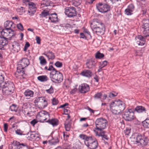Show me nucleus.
Here are the masks:
<instances>
[{"label":"nucleus","mask_w":149,"mask_h":149,"mask_svg":"<svg viewBox=\"0 0 149 149\" xmlns=\"http://www.w3.org/2000/svg\"><path fill=\"white\" fill-rule=\"evenodd\" d=\"M79 137L84 140L85 145L90 149H95L97 148L98 142L94 137L83 134H80Z\"/></svg>","instance_id":"1"},{"label":"nucleus","mask_w":149,"mask_h":149,"mask_svg":"<svg viewBox=\"0 0 149 149\" xmlns=\"http://www.w3.org/2000/svg\"><path fill=\"white\" fill-rule=\"evenodd\" d=\"M91 27L94 33L98 35L104 34L105 28L104 24L100 21L96 19L91 23Z\"/></svg>","instance_id":"2"},{"label":"nucleus","mask_w":149,"mask_h":149,"mask_svg":"<svg viewBox=\"0 0 149 149\" xmlns=\"http://www.w3.org/2000/svg\"><path fill=\"white\" fill-rule=\"evenodd\" d=\"M112 112L115 114H118L125 109V103L120 100H115L110 104Z\"/></svg>","instance_id":"3"},{"label":"nucleus","mask_w":149,"mask_h":149,"mask_svg":"<svg viewBox=\"0 0 149 149\" xmlns=\"http://www.w3.org/2000/svg\"><path fill=\"white\" fill-rule=\"evenodd\" d=\"M1 84L0 86L2 89V93L4 96H8L10 95L14 90V84L11 82H7L6 83Z\"/></svg>","instance_id":"4"},{"label":"nucleus","mask_w":149,"mask_h":149,"mask_svg":"<svg viewBox=\"0 0 149 149\" xmlns=\"http://www.w3.org/2000/svg\"><path fill=\"white\" fill-rule=\"evenodd\" d=\"M96 128L98 130L101 131L105 129L108 125V122L105 118H97L95 122Z\"/></svg>","instance_id":"5"},{"label":"nucleus","mask_w":149,"mask_h":149,"mask_svg":"<svg viewBox=\"0 0 149 149\" xmlns=\"http://www.w3.org/2000/svg\"><path fill=\"white\" fill-rule=\"evenodd\" d=\"M29 64V60L26 58H22L19 62V64L18 65L17 67V72L22 76L24 74L23 70L24 68L27 67Z\"/></svg>","instance_id":"6"},{"label":"nucleus","mask_w":149,"mask_h":149,"mask_svg":"<svg viewBox=\"0 0 149 149\" xmlns=\"http://www.w3.org/2000/svg\"><path fill=\"white\" fill-rule=\"evenodd\" d=\"M50 77L53 82L59 83L62 82L63 79L62 74L60 72L54 73V72H50Z\"/></svg>","instance_id":"7"},{"label":"nucleus","mask_w":149,"mask_h":149,"mask_svg":"<svg viewBox=\"0 0 149 149\" xmlns=\"http://www.w3.org/2000/svg\"><path fill=\"white\" fill-rule=\"evenodd\" d=\"M49 114L46 111H43L39 113L36 116V118L39 122L42 123L46 122L47 119L49 118Z\"/></svg>","instance_id":"8"},{"label":"nucleus","mask_w":149,"mask_h":149,"mask_svg":"<svg viewBox=\"0 0 149 149\" xmlns=\"http://www.w3.org/2000/svg\"><path fill=\"white\" fill-rule=\"evenodd\" d=\"M123 117L127 121H131L135 117L134 113L131 109L126 110L124 113Z\"/></svg>","instance_id":"9"},{"label":"nucleus","mask_w":149,"mask_h":149,"mask_svg":"<svg viewBox=\"0 0 149 149\" xmlns=\"http://www.w3.org/2000/svg\"><path fill=\"white\" fill-rule=\"evenodd\" d=\"M98 10L102 13H105L109 11L110 9V6L107 4H102L99 3L96 5Z\"/></svg>","instance_id":"10"},{"label":"nucleus","mask_w":149,"mask_h":149,"mask_svg":"<svg viewBox=\"0 0 149 149\" xmlns=\"http://www.w3.org/2000/svg\"><path fill=\"white\" fill-rule=\"evenodd\" d=\"M65 13L66 15L69 17H72L77 15V12L75 7H67L65 9Z\"/></svg>","instance_id":"11"},{"label":"nucleus","mask_w":149,"mask_h":149,"mask_svg":"<svg viewBox=\"0 0 149 149\" xmlns=\"http://www.w3.org/2000/svg\"><path fill=\"white\" fill-rule=\"evenodd\" d=\"M136 142L142 146H146L148 143L147 138L144 134H139L136 136Z\"/></svg>","instance_id":"12"},{"label":"nucleus","mask_w":149,"mask_h":149,"mask_svg":"<svg viewBox=\"0 0 149 149\" xmlns=\"http://www.w3.org/2000/svg\"><path fill=\"white\" fill-rule=\"evenodd\" d=\"M48 99L45 97H40L36 98L34 100L35 103H38L39 105L43 108L46 107L48 104Z\"/></svg>","instance_id":"13"},{"label":"nucleus","mask_w":149,"mask_h":149,"mask_svg":"<svg viewBox=\"0 0 149 149\" xmlns=\"http://www.w3.org/2000/svg\"><path fill=\"white\" fill-rule=\"evenodd\" d=\"M79 92L82 93H85L88 92L90 90L89 85L84 83L79 86L78 88Z\"/></svg>","instance_id":"14"},{"label":"nucleus","mask_w":149,"mask_h":149,"mask_svg":"<svg viewBox=\"0 0 149 149\" xmlns=\"http://www.w3.org/2000/svg\"><path fill=\"white\" fill-rule=\"evenodd\" d=\"M96 61L95 59H90L88 60L86 63V67L89 69H91L95 66Z\"/></svg>","instance_id":"15"},{"label":"nucleus","mask_w":149,"mask_h":149,"mask_svg":"<svg viewBox=\"0 0 149 149\" xmlns=\"http://www.w3.org/2000/svg\"><path fill=\"white\" fill-rule=\"evenodd\" d=\"M49 18L52 23H55L58 22L57 14L56 13L50 15Z\"/></svg>","instance_id":"16"},{"label":"nucleus","mask_w":149,"mask_h":149,"mask_svg":"<svg viewBox=\"0 0 149 149\" xmlns=\"http://www.w3.org/2000/svg\"><path fill=\"white\" fill-rule=\"evenodd\" d=\"M10 147L11 148V149H19L21 148V144L16 141H14L11 144V146Z\"/></svg>","instance_id":"17"},{"label":"nucleus","mask_w":149,"mask_h":149,"mask_svg":"<svg viewBox=\"0 0 149 149\" xmlns=\"http://www.w3.org/2000/svg\"><path fill=\"white\" fill-rule=\"evenodd\" d=\"M135 111L138 113H146V110L144 107L142 106H138L135 108Z\"/></svg>","instance_id":"18"},{"label":"nucleus","mask_w":149,"mask_h":149,"mask_svg":"<svg viewBox=\"0 0 149 149\" xmlns=\"http://www.w3.org/2000/svg\"><path fill=\"white\" fill-rule=\"evenodd\" d=\"M46 122L52 125L53 126H57L58 124V120L57 119L55 118L51 119H49L46 121Z\"/></svg>","instance_id":"19"},{"label":"nucleus","mask_w":149,"mask_h":149,"mask_svg":"<svg viewBox=\"0 0 149 149\" xmlns=\"http://www.w3.org/2000/svg\"><path fill=\"white\" fill-rule=\"evenodd\" d=\"M13 25V22L11 21H7L4 24V26L7 30H10L12 32H14V31L11 29V28Z\"/></svg>","instance_id":"20"},{"label":"nucleus","mask_w":149,"mask_h":149,"mask_svg":"<svg viewBox=\"0 0 149 149\" xmlns=\"http://www.w3.org/2000/svg\"><path fill=\"white\" fill-rule=\"evenodd\" d=\"M142 29L143 30V33L145 34L149 32V24L147 23H144L142 25Z\"/></svg>","instance_id":"21"},{"label":"nucleus","mask_w":149,"mask_h":149,"mask_svg":"<svg viewBox=\"0 0 149 149\" xmlns=\"http://www.w3.org/2000/svg\"><path fill=\"white\" fill-rule=\"evenodd\" d=\"M8 38L0 36V45H6L8 43Z\"/></svg>","instance_id":"22"},{"label":"nucleus","mask_w":149,"mask_h":149,"mask_svg":"<svg viewBox=\"0 0 149 149\" xmlns=\"http://www.w3.org/2000/svg\"><path fill=\"white\" fill-rule=\"evenodd\" d=\"M82 75L88 77H91L92 75V72L90 70H86L84 71L81 73Z\"/></svg>","instance_id":"23"},{"label":"nucleus","mask_w":149,"mask_h":149,"mask_svg":"<svg viewBox=\"0 0 149 149\" xmlns=\"http://www.w3.org/2000/svg\"><path fill=\"white\" fill-rule=\"evenodd\" d=\"M50 0H42L40 2L41 7H44L50 6Z\"/></svg>","instance_id":"24"},{"label":"nucleus","mask_w":149,"mask_h":149,"mask_svg":"<svg viewBox=\"0 0 149 149\" xmlns=\"http://www.w3.org/2000/svg\"><path fill=\"white\" fill-rule=\"evenodd\" d=\"M24 94L26 97H28V98H29L30 97L33 96L34 92L31 90L27 89L24 92Z\"/></svg>","instance_id":"25"},{"label":"nucleus","mask_w":149,"mask_h":149,"mask_svg":"<svg viewBox=\"0 0 149 149\" xmlns=\"http://www.w3.org/2000/svg\"><path fill=\"white\" fill-rule=\"evenodd\" d=\"M44 54L49 59L53 60L55 58V56L54 53L50 51L47 52L46 54Z\"/></svg>","instance_id":"26"},{"label":"nucleus","mask_w":149,"mask_h":149,"mask_svg":"<svg viewBox=\"0 0 149 149\" xmlns=\"http://www.w3.org/2000/svg\"><path fill=\"white\" fill-rule=\"evenodd\" d=\"M27 134L30 135V136H28L27 137L29 140H31V139H36V138H39L37 134H36L33 133V132H28Z\"/></svg>","instance_id":"27"},{"label":"nucleus","mask_w":149,"mask_h":149,"mask_svg":"<svg viewBox=\"0 0 149 149\" xmlns=\"http://www.w3.org/2000/svg\"><path fill=\"white\" fill-rule=\"evenodd\" d=\"M12 46L13 50L15 52H17L20 50V45L18 43L13 45Z\"/></svg>","instance_id":"28"},{"label":"nucleus","mask_w":149,"mask_h":149,"mask_svg":"<svg viewBox=\"0 0 149 149\" xmlns=\"http://www.w3.org/2000/svg\"><path fill=\"white\" fill-rule=\"evenodd\" d=\"M49 15L50 14L49 13V12L45 10L43 11L40 14V16L41 18L45 17L46 18L47 16H48L49 17Z\"/></svg>","instance_id":"29"},{"label":"nucleus","mask_w":149,"mask_h":149,"mask_svg":"<svg viewBox=\"0 0 149 149\" xmlns=\"http://www.w3.org/2000/svg\"><path fill=\"white\" fill-rule=\"evenodd\" d=\"M8 33L9 34L11 33L12 36H13V32H12V31H8L7 30H5L4 29L2 30V36L4 38H6V37H7L8 36Z\"/></svg>","instance_id":"30"},{"label":"nucleus","mask_w":149,"mask_h":149,"mask_svg":"<svg viewBox=\"0 0 149 149\" xmlns=\"http://www.w3.org/2000/svg\"><path fill=\"white\" fill-rule=\"evenodd\" d=\"M37 79L39 81L43 82L48 80V77L46 75H42L38 77Z\"/></svg>","instance_id":"31"},{"label":"nucleus","mask_w":149,"mask_h":149,"mask_svg":"<svg viewBox=\"0 0 149 149\" xmlns=\"http://www.w3.org/2000/svg\"><path fill=\"white\" fill-rule=\"evenodd\" d=\"M143 126L145 127L149 128V117L142 122Z\"/></svg>","instance_id":"32"},{"label":"nucleus","mask_w":149,"mask_h":149,"mask_svg":"<svg viewBox=\"0 0 149 149\" xmlns=\"http://www.w3.org/2000/svg\"><path fill=\"white\" fill-rule=\"evenodd\" d=\"M39 60L40 61V63L42 65H46L47 62L46 59L43 56H40L39 57Z\"/></svg>","instance_id":"33"},{"label":"nucleus","mask_w":149,"mask_h":149,"mask_svg":"<svg viewBox=\"0 0 149 149\" xmlns=\"http://www.w3.org/2000/svg\"><path fill=\"white\" fill-rule=\"evenodd\" d=\"M104 55L102 53H100L99 52H97L96 54L95 57L97 59H101L103 58Z\"/></svg>","instance_id":"34"},{"label":"nucleus","mask_w":149,"mask_h":149,"mask_svg":"<svg viewBox=\"0 0 149 149\" xmlns=\"http://www.w3.org/2000/svg\"><path fill=\"white\" fill-rule=\"evenodd\" d=\"M29 8L31 10H36V4L30 2L29 3Z\"/></svg>","instance_id":"35"},{"label":"nucleus","mask_w":149,"mask_h":149,"mask_svg":"<svg viewBox=\"0 0 149 149\" xmlns=\"http://www.w3.org/2000/svg\"><path fill=\"white\" fill-rule=\"evenodd\" d=\"M59 142V140L57 137L53 138L51 140V143L52 145H55Z\"/></svg>","instance_id":"36"},{"label":"nucleus","mask_w":149,"mask_h":149,"mask_svg":"<svg viewBox=\"0 0 149 149\" xmlns=\"http://www.w3.org/2000/svg\"><path fill=\"white\" fill-rule=\"evenodd\" d=\"M118 95V93L114 91L108 94V96L109 97L111 98L116 96Z\"/></svg>","instance_id":"37"},{"label":"nucleus","mask_w":149,"mask_h":149,"mask_svg":"<svg viewBox=\"0 0 149 149\" xmlns=\"http://www.w3.org/2000/svg\"><path fill=\"white\" fill-rule=\"evenodd\" d=\"M102 95V94L101 92L98 93L97 94H95L94 96V97L95 99H98L100 98Z\"/></svg>","instance_id":"38"},{"label":"nucleus","mask_w":149,"mask_h":149,"mask_svg":"<svg viewBox=\"0 0 149 149\" xmlns=\"http://www.w3.org/2000/svg\"><path fill=\"white\" fill-rule=\"evenodd\" d=\"M17 27L18 29L22 31L24 30L23 26L22 24L19 23L17 24Z\"/></svg>","instance_id":"39"},{"label":"nucleus","mask_w":149,"mask_h":149,"mask_svg":"<svg viewBox=\"0 0 149 149\" xmlns=\"http://www.w3.org/2000/svg\"><path fill=\"white\" fill-rule=\"evenodd\" d=\"M134 5L131 4L129 5L127 8V9H129V10H130V11H131L132 12H133V11L134 9Z\"/></svg>","instance_id":"40"},{"label":"nucleus","mask_w":149,"mask_h":149,"mask_svg":"<svg viewBox=\"0 0 149 149\" xmlns=\"http://www.w3.org/2000/svg\"><path fill=\"white\" fill-rule=\"evenodd\" d=\"M58 100L55 98H53L52 100V103L53 105H56L58 103Z\"/></svg>","instance_id":"41"},{"label":"nucleus","mask_w":149,"mask_h":149,"mask_svg":"<svg viewBox=\"0 0 149 149\" xmlns=\"http://www.w3.org/2000/svg\"><path fill=\"white\" fill-rule=\"evenodd\" d=\"M137 38L139 40V41H145V38L141 35H138L137 37Z\"/></svg>","instance_id":"42"},{"label":"nucleus","mask_w":149,"mask_h":149,"mask_svg":"<svg viewBox=\"0 0 149 149\" xmlns=\"http://www.w3.org/2000/svg\"><path fill=\"white\" fill-rule=\"evenodd\" d=\"M125 14L127 15H130L132 14V12L131 11H130L129 9H125Z\"/></svg>","instance_id":"43"},{"label":"nucleus","mask_w":149,"mask_h":149,"mask_svg":"<svg viewBox=\"0 0 149 149\" xmlns=\"http://www.w3.org/2000/svg\"><path fill=\"white\" fill-rule=\"evenodd\" d=\"M46 91L47 93H53L54 92V90L52 86H51L49 89L46 90Z\"/></svg>","instance_id":"44"},{"label":"nucleus","mask_w":149,"mask_h":149,"mask_svg":"<svg viewBox=\"0 0 149 149\" xmlns=\"http://www.w3.org/2000/svg\"><path fill=\"white\" fill-rule=\"evenodd\" d=\"M105 131H102L99 133H98V132H96V135L98 136H102L105 134Z\"/></svg>","instance_id":"45"},{"label":"nucleus","mask_w":149,"mask_h":149,"mask_svg":"<svg viewBox=\"0 0 149 149\" xmlns=\"http://www.w3.org/2000/svg\"><path fill=\"white\" fill-rule=\"evenodd\" d=\"M55 65L57 67L60 68L62 66V63L57 61L55 63Z\"/></svg>","instance_id":"46"},{"label":"nucleus","mask_w":149,"mask_h":149,"mask_svg":"<svg viewBox=\"0 0 149 149\" xmlns=\"http://www.w3.org/2000/svg\"><path fill=\"white\" fill-rule=\"evenodd\" d=\"M10 109L12 111H16V105L15 104H12L11 106H10Z\"/></svg>","instance_id":"47"},{"label":"nucleus","mask_w":149,"mask_h":149,"mask_svg":"<svg viewBox=\"0 0 149 149\" xmlns=\"http://www.w3.org/2000/svg\"><path fill=\"white\" fill-rule=\"evenodd\" d=\"M28 12L29 13L30 15H33L36 12V10H31V9H29L28 10Z\"/></svg>","instance_id":"48"},{"label":"nucleus","mask_w":149,"mask_h":149,"mask_svg":"<svg viewBox=\"0 0 149 149\" xmlns=\"http://www.w3.org/2000/svg\"><path fill=\"white\" fill-rule=\"evenodd\" d=\"M30 46V45L29 42H26L25 44L24 47V51H26L28 47Z\"/></svg>","instance_id":"49"},{"label":"nucleus","mask_w":149,"mask_h":149,"mask_svg":"<svg viewBox=\"0 0 149 149\" xmlns=\"http://www.w3.org/2000/svg\"><path fill=\"white\" fill-rule=\"evenodd\" d=\"M29 106V103H24L22 106V108L25 109L28 108Z\"/></svg>","instance_id":"50"},{"label":"nucleus","mask_w":149,"mask_h":149,"mask_svg":"<svg viewBox=\"0 0 149 149\" xmlns=\"http://www.w3.org/2000/svg\"><path fill=\"white\" fill-rule=\"evenodd\" d=\"M38 123V121L36 119H34L31 121L30 123L33 126H34L36 124Z\"/></svg>","instance_id":"51"},{"label":"nucleus","mask_w":149,"mask_h":149,"mask_svg":"<svg viewBox=\"0 0 149 149\" xmlns=\"http://www.w3.org/2000/svg\"><path fill=\"white\" fill-rule=\"evenodd\" d=\"M64 125L65 130L67 131H70V128L71 125Z\"/></svg>","instance_id":"52"},{"label":"nucleus","mask_w":149,"mask_h":149,"mask_svg":"<svg viewBox=\"0 0 149 149\" xmlns=\"http://www.w3.org/2000/svg\"><path fill=\"white\" fill-rule=\"evenodd\" d=\"M107 61H103L102 64H101V66H102V68H103L107 64Z\"/></svg>","instance_id":"53"},{"label":"nucleus","mask_w":149,"mask_h":149,"mask_svg":"<svg viewBox=\"0 0 149 149\" xmlns=\"http://www.w3.org/2000/svg\"><path fill=\"white\" fill-rule=\"evenodd\" d=\"M137 43L139 45L142 46L144 45L145 43V41H138L137 42Z\"/></svg>","instance_id":"54"},{"label":"nucleus","mask_w":149,"mask_h":149,"mask_svg":"<svg viewBox=\"0 0 149 149\" xmlns=\"http://www.w3.org/2000/svg\"><path fill=\"white\" fill-rule=\"evenodd\" d=\"M36 42L37 44H40L41 39L39 37L37 36H36Z\"/></svg>","instance_id":"55"},{"label":"nucleus","mask_w":149,"mask_h":149,"mask_svg":"<svg viewBox=\"0 0 149 149\" xmlns=\"http://www.w3.org/2000/svg\"><path fill=\"white\" fill-rule=\"evenodd\" d=\"M4 131L5 132H7L8 128V125L7 123H5L4 124Z\"/></svg>","instance_id":"56"},{"label":"nucleus","mask_w":149,"mask_h":149,"mask_svg":"<svg viewBox=\"0 0 149 149\" xmlns=\"http://www.w3.org/2000/svg\"><path fill=\"white\" fill-rule=\"evenodd\" d=\"M77 91V89L76 88H74L71 90L70 91V93L72 94H73L75 93Z\"/></svg>","instance_id":"57"},{"label":"nucleus","mask_w":149,"mask_h":149,"mask_svg":"<svg viewBox=\"0 0 149 149\" xmlns=\"http://www.w3.org/2000/svg\"><path fill=\"white\" fill-rule=\"evenodd\" d=\"M24 9V8L22 7H21L20 8H18L17 9V12H20L21 13H23V10Z\"/></svg>","instance_id":"58"},{"label":"nucleus","mask_w":149,"mask_h":149,"mask_svg":"<svg viewBox=\"0 0 149 149\" xmlns=\"http://www.w3.org/2000/svg\"><path fill=\"white\" fill-rule=\"evenodd\" d=\"M71 122L70 121H69V120H66L64 123V125H71Z\"/></svg>","instance_id":"59"},{"label":"nucleus","mask_w":149,"mask_h":149,"mask_svg":"<svg viewBox=\"0 0 149 149\" xmlns=\"http://www.w3.org/2000/svg\"><path fill=\"white\" fill-rule=\"evenodd\" d=\"M64 112L65 114H68L69 113H70V110L64 108Z\"/></svg>","instance_id":"60"},{"label":"nucleus","mask_w":149,"mask_h":149,"mask_svg":"<svg viewBox=\"0 0 149 149\" xmlns=\"http://www.w3.org/2000/svg\"><path fill=\"white\" fill-rule=\"evenodd\" d=\"M72 27L71 25L69 24H67L65 26V27L67 29L71 28Z\"/></svg>","instance_id":"61"},{"label":"nucleus","mask_w":149,"mask_h":149,"mask_svg":"<svg viewBox=\"0 0 149 149\" xmlns=\"http://www.w3.org/2000/svg\"><path fill=\"white\" fill-rule=\"evenodd\" d=\"M52 72H54V73H56L59 72V71L57 70L56 69H55L54 67L52 68Z\"/></svg>","instance_id":"62"},{"label":"nucleus","mask_w":149,"mask_h":149,"mask_svg":"<svg viewBox=\"0 0 149 149\" xmlns=\"http://www.w3.org/2000/svg\"><path fill=\"white\" fill-rule=\"evenodd\" d=\"M68 104L67 103H66L65 104L61 105L60 106V108H63L66 106H67L68 105Z\"/></svg>","instance_id":"63"},{"label":"nucleus","mask_w":149,"mask_h":149,"mask_svg":"<svg viewBox=\"0 0 149 149\" xmlns=\"http://www.w3.org/2000/svg\"><path fill=\"white\" fill-rule=\"evenodd\" d=\"M88 109L92 113H94V110H93L89 107H88Z\"/></svg>","instance_id":"64"}]
</instances>
